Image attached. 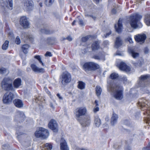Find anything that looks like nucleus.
I'll return each mask as SVG.
<instances>
[{
  "label": "nucleus",
  "mask_w": 150,
  "mask_h": 150,
  "mask_svg": "<svg viewBox=\"0 0 150 150\" xmlns=\"http://www.w3.org/2000/svg\"><path fill=\"white\" fill-rule=\"evenodd\" d=\"M108 91L112 93L113 97L116 99L121 100L123 98V88L119 84L112 85L108 88Z\"/></svg>",
  "instance_id": "1"
},
{
  "label": "nucleus",
  "mask_w": 150,
  "mask_h": 150,
  "mask_svg": "<svg viewBox=\"0 0 150 150\" xmlns=\"http://www.w3.org/2000/svg\"><path fill=\"white\" fill-rule=\"evenodd\" d=\"M142 17L137 13L132 15L129 17V23L132 27L134 28H138L139 25L141 26L140 20Z\"/></svg>",
  "instance_id": "2"
},
{
  "label": "nucleus",
  "mask_w": 150,
  "mask_h": 150,
  "mask_svg": "<svg viewBox=\"0 0 150 150\" xmlns=\"http://www.w3.org/2000/svg\"><path fill=\"white\" fill-rule=\"evenodd\" d=\"M12 79L9 77H5L3 79L1 83V86L5 91H9L13 89L12 84Z\"/></svg>",
  "instance_id": "3"
},
{
  "label": "nucleus",
  "mask_w": 150,
  "mask_h": 150,
  "mask_svg": "<svg viewBox=\"0 0 150 150\" xmlns=\"http://www.w3.org/2000/svg\"><path fill=\"white\" fill-rule=\"evenodd\" d=\"M87 112V110L85 107H79L75 110L74 114L76 117L78 119L81 116L85 115Z\"/></svg>",
  "instance_id": "4"
},
{
  "label": "nucleus",
  "mask_w": 150,
  "mask_h": 150,
  "mask_svg": "<svg viewBox=\"0 0 150 150\" xmlns=\"http://www.w3.org/2000/svg\"><path fill=\"white\" fill-rule=\"evenodd\" d=\"M99 68V66L98 64L93 62L86 63L83 66V68L85 71L93 70Z\"/></svg>",
  "instance_id": "5"
},
{
  "label": "nucleus",
  "mask_w": 150,
  "mask_h": 150,
  "mask_svg": "<svg viewBox=\"0 0 150 150\" xmlns=\"http://www.w3.org/2000/svg\"><path fill=\"white\" fill-rule=\"evenodd\" d=\"M14 98L13 94L11 92H7L5 93L3 97V102L6 104L11 103Z\"/></svg>",
  "instance_id": "6"
},
{
  "label": "nucleus",
  "mask_w": 150,
  "mask_h": 150,
  "mask_svg": "<svg viewBox=\"0 0 150 150\" xmlns=\"http://www.w3.org/2000/svg\"><path fill=\"white\" fill-rule=\"evenodd\" d=\"M61 79L62 83L63 85H65L71 81V75L67 72H65L62 74Z\"/></svg>",
  "instance_id": "7"
},
{
  "label": "nucleus",
  "mask_w": 150,
  "mask_h": 150,
  "mask_svg": "<svg viewBox=\"0 0 150 150\" xmlns=\"http://www.w3.org/2000/svg\"><path fill=\"white\" fill-rule=\"evenodd\" d=\"M146 38V35L144 34H138L134 36V38L136 41L140 44L144 43Z\"/></svg>",
  "instance_id": "8"
},
{
  "label": "nucleus",
  "mask_w": 150,
  "mask_h": 150,
  "mask_svg": "<svg viewBox=\"0 0 150 150\" xmlns=\"http://www.w3.org/2000/svg\"><path fill=\"white\" fill-rule=\"evenodd\" d=\"M117 66L120 70L124 71L126 72H129L131 70L130 67L127 66L125 63L123 62L117 63Z\"/></svg>",
  "instance_id": "9"
},
{
  "label": "nucleus",
  "mask_w": 150,
  "mask_h": 150,
  "mask_svg": "<svg viewBox=\"0 0 150 150\" xmlns=\"http://www.w3.org/2000/svg\"><path fill=\"white\" fill-rule=\"evenodd\" d=\"M48 126L54 132H57L58 130V126L56 121L54 120H52L49 122Z\"/></svg>",
  "instance_id": "10"
},
{
  "label": "nucleus",
  "mask_w": 150,
  "mask_h": 150,
  "mask_svg": "<svg viewBox=\"0 0 150 150\" xmlns=\"http://www.w3.org/2000/svg\"><path fill=\"white\" fill-rule=\"evenodd\" d=\"M25 117V116L23 112L18 111L16 112L14 120L19 121V122L23 121Z\"/></svg>",
  "instance_id": "11"
},
{
  "label": "nucleus",
  "mask_w": 150,
  "mask_h": 150,
  "mask_svg": "<svg viewBox=\"0 0 150 150\" xmlns=\"http://www.w3.org/2000/svg\"><path fill=\"white\" fill-rule=\"evenodd\" d=\"M34 6L33 2L31 0H26L24 4V8L27 11L32 10Z\"/></svg>",
  "instance_id": "12"
},
{
  "label": "nucleus",
  "mask_w": 150,
  "mask_h": 150,
  "mask_svg": "<svg viewBox=\"0 0 150 150\" xmlns=\"http://www.w3.org/2000/svg\"><path fill=\"white\" fill-rule=\"evenodd\" d=\"M20 22L21 25L24 28H26L29 27V23L27 20L26 17L25 16L21 17Z\"/></svg>",
  "instance_id": "13"
},
{
  "label": "nucleus",
  "mask_w": 150,
  "mask_h": 150,
  "mask_svg": "<svg viewBox=\"0 0 150 150\" xmlns=\"http://www.w3.org/2000/svg\"><path fill=\"white\" fill-rule=\"evenodd\" d=\"M91 122L90 117L88 116L84 118V119L81 122V125L83 126H88Z\"/></svg>",
  "instance_id": "14"
},
{
  "label": "nucleus",
  "mask_w": 150,
  "mask_h": 150,
  "mask_svg": "<svg viewBox=\"0 0 150 150\" xmlns=\"http://www.w3.org/2000/svg\"><path fill=\"white\" fill-rule=\"evenodd\" d=\"M60 145L61 150H69L66 142L64 139L61 140Z\"/></svg>",
  "instance_id": "15"
},
{
  "label": "nucleus",
  "mask_w": 150,
  "mask_h": 150,
  "mask_svg": "<svg viewBox=\"0 0 150 150\" xmlns=\"http://www.w3.org/2000/svg\"><path fill=\"white\" fill-rule=\"evenodd\" d=\"M139 83L141 85V84L142 82L146 81H148L150 80V75H142L139 78Z\"/></svg>",
  "instance_id": "16"
},
{
  "label": "nucleus",
  "mask_w": 150,
  "mask_h": 150,
  "mask_svg": "<svg viewBox=\"0 0 150 150\" xmlns=\"http://www.w3.org/2000/svg\"><path fill=\"white\" fill-rule=\"evenodd\" d=\"M40 129L41 130L42 138L45 139L49 135V132L48 130L42 127H40Z\"/></svg>",
  "instance_id": "17"
},
{
  "label": "nucleus",
  "mask_w": 150,
  "mask_h": 150,
  "mask_svg": "<svg viewBox=\"0 0 150 150\" xmlns=\"http://www.w3.org/2000/svg\"><path fill=\"white\" fill-rule=\"evenodd\" d=\"M33 70L35 72L37 73H43L44 72V70L43 68H39L35 65L32 64L31 66Z\"/></svg>",
  "instance_id": "18"
},
{
  "label": "nucleus",
  "mask_w": 150,
  "mask_h": 150,
  "mask_svg": "<svg viewBox=\"0 0 150 150\" xmlns=\"http://www.w3.org/2000/svg\"><path fill=\"white\" fill-rule=\"evenodd\" d=\"M5 6L10 10H12L13 8V4L12 0H6L4 2Z\"/></svg>",
  "instance_id": "19"
},
{
  "label": "nucleus",
  "mask_w": 150,
  "mask_h": 150,
  "mask_svg": "<svg viewBox=\"0 0 150 150\" xmlns=\"http://www.w3.org/2000/svg\"><path fill=\"white\" fill-rule=\"evenodd\" d=\"M118 118V115L115 113L112 114V117L111 118V124L112 125H114L116 124L117 122Z\"/></svg>",
  "instance_id": "20"
},
{
  "label": "nucleus",
  "mask_w": 150,
  "mask_h": 150,
  "mask_svg": "<svg viewBox=\"0 0 150 150\" xmlns=\"http://www.w3.org/2000/svg\"><path fill=\"white\" fill-rule=\"evenodd\" d=\"M13 103L18 108H21L23 107V104L21 100L18 99L15 100Z\"/></svg>",
  "instance_id": "21"
},
{
  "label": "nucleus",
  "mask_w": 150,
  "mask_h": 150,
  "mask_svg": "<svg viewBox=\"0 0 150 150\" xmlns=\"http://www.w3.org/2000/svg\"><path fill=\"white\" fill-rule=\"evenodd\" d=\"M115 27L117 32L119 33L121 32L122 28V22L120 21V20H119L118 21L117 26L115 25Z\"/></svg>",
  "instance_id": "22"
},
{
  "label": "nucleus",
  "mask_w": 150,
  "mask_h": 150,
  "mask_svg": "<svg viewBox=\"0 0 150 150\" xmlns=\"http://www.w3.org/2000/svg\"><path fill=\"white\" fill-rule=\"evenodd\" d=\"M122 42L120 38L117 37L115 42V47L116 48H118V47L122 45Z\"/></svg>",
  "instance_id": "23"
},
{
  "label": "nucleus",
  "mask_w": 150,
  "mask_h": 150,
  "mask_svg": "<svg viewBox=\"0 0 150 150\" xmlns=\"http://www.w3.org/2000/svg\"><path fill=\"white\" fill-rule=\"evenodd\" d=\"M21 80L19 78L15 79L13 82V85L15 87L18 88L21 85Z\"/></svg>",
  "instance_id": "24"
},
{
  "label": "nucleus",
  "mask_w": 150,
  "mask_h": 150,
  "mask_svg": "<svg viewBox=\"0 0 150 150\" xmlns=\"http://www.w3.org/2000/svg\"><path fill=\"white\" fill-rule=\"evenodd\" d=\"M99 43L98 41L95 42L92 45L91 48L93 50H95L100 48Z\"/></svg>",
  "instance_id": "25"
},
{
  "label": "nucleus",
  "mask_w": 150,
  "mask_h": 150,
  "mask_svg": "<svg viewBox=\"0 0 150 150\" xmlns=\"http://www.w3.org/2000/svg\"><path fill=\"white\" fill-rule=\"evenodd\" d=\"M148 102L145 99H141L138 103L139 105L142 108L147 105Z\"/></svg>",
  "instance_id": "26"
},
{
  "label": "nucleus",
  "mask_w": 150,
  "mask_h": 150,
  "mask_svg": "<svg viewBox=\"0 0 150 150\" xmlns=\"http://www.w3.org/2000/svg\"><path fill=\"white\" fill-rule=\"evenodd\" d=\"M128 51L129 53H131L132 56L134 58H136L139 56V54L138 53L135 52L132 50L129 49Z\"/></svg>",
  "instance_id": "27"
},
{
  "label": "nucleus",
  "mask_w": 150,
  "mask_h": 150,
  "mask_svg": "<svg viewBox=\"0 0 150 150\" xmlns=\"http://www.w3.org/2000/svg\"><path fill=\"white\" fill-rule=\"evenodd\" d=\"M43 147L45 150H51L52 148V146L50 143H47L45 144Z\"/></svg>",
  "instance_id": "28"
},
{
  "label": "nucleus",
  "mask_w": 150,
  "mask_h": 150,
  "mask_svg": "<svg viewBox=\"0 0 150 150\" xmlns=\"http://www.w3.org/2000/svg\"><path fill=\"white\" fill-rule=\"evenodd\" d=\"M94 124L97 127H99L101 124V120L98 116L95 117Z\"/></svg>",
  "instance_id": "29"
},
{
  "label": "nucleus",
  "mask_w": 150,
  "mask_h": 150,
  "mask_svg": "<svg viewBox=\"0 0 150 150\" xmlns=\"http://www.w3.org/2000/svg\"><path fill=\"white\" fill-rule=\"evenodd\" d=\"M41 133V130L40 129V127L39 129L37 130L35 132V137L37 138H42V134Z\"/></svg>",
  "instance_id": "30"
},
{
  "label": "nucleus",
  "mask_w": 150,
  "mask_h": 150,
  "mask_svg": "<svg viewBox=\"0 0 150 150\" xmlns=\"http://www.w3.org/2000/svg\"><path fill=\"white\" fill-rule=\"evenodd\" d=\"M78 88L81 89H83L85 88V83L82 81L78 82Z\"/></svg>",
  "instance_id": "31"
},
{
  "label": "nucleus",
  "mask_w": 150,
  "mask_h": 150,
  "mask_svg": "<svg viewBox=\"0 0 150 150\" xmlns=\"http://www.w3.org/2000/svg\"><path fill=\"white\" fill-rule=\"evenodd\" d=\"M29 47V46L28 45H23L22 47V49L23 52L25 54H27L28 52V50Z\"/></svg>",
  "instance_id": "32"
},
{
  "label": "nucleus",
  "mask_w": 150,
  "mask_h": 150,
  "mask_svg": "<svg viewBox=\"0 0 150 150\" xmlns=\"http://www.w3.org/2000/svg\"><path fill=\"white\" fill-rule=\"evenodd\" d=\"M85 16L86 17L88 18H91L94 20L96 19V17L93 14H90L88 12H86L85 14Z\"/></svg>",
  "instance_id": "33"
},
{
  "label": "nucleus",
  "mask_w": 150,
  "mask_h": 150,
  "mask_svg": "<svg viewBox=\"0 0 150 150\" xmlns=\"http://www.w3.org/2000/svg\"><path fill=\"white\" fill-rule=\"evenodd\" d=\"M96 89V95L98 96H100L101 94L102 91V89L99 86H97Z\"/></svg>",
  "instance_id": "34"
},
{
  "label": "nucleus",
  "mask_w": 150,
  "mask_h": 150,
  "mask_svg": "<svg viewBox=\"0 0 150 150\" xmlns=\"http://www.w3.org/2000/svg\"><path fill=\"white\" fill-rule=\"evenodd\" d=\"M8 71L6 69L2 68L0 69V74H8L9 73Z\"/></svg>",
  "instance_id": "35"
},
{
  "label": "nucleus",
  "mask_w": 150,
  "mask_h": 150,
  "mask_svg": "<svg viewBox=\"0 0 150 150\" xmlns=\"http://www.w3.org/2000/svg\"><path fill=\"white\" fill-rule=\"evenodd\" d=\"M9 42L8 40H6L3 44L2 46V49L4 50H6L8 47Z\"/></svg>",
  "instance_id": "36"
},
{
  "label": "nucleus",
  "mask_w": 150,
  "mask_h": 150,
  "mask_svg": "<svg viewBox=\"0 0 150 150\" xmlns=\"http://www.w3.org/2000/svg\"><path fill=\"white\" fill-rule=\"evenodd\" d=\"M145 22L147 25H150V16L149 15L146 16Z\"/></svg>",
  "instance_id": "37"
},
{
  "label": "nucleus",
  "mask_w": 150,
  "mask_h": 150,
  "mask_svg": "<svg viewBox=\"0 0 150 150\" xmlns=\"http://www.w3.org/2000/svg\"><path fill=\"white\" fill-rule=\"evenodd\" d=\"M45 100L44 98L39 96L38 98H37L36 101V103H44Z\"/></svg>",
  "instance_id": "38"
},
{
  "label": "nucleus",
  "mask_w": 150,
  "mask_h": 150,
  "mask_svg": "<svg viewBox=\"0 0 150 150\" xmlns=\"http://www.w3.org/2000/svg\"><path fill=\"white\" fill-rule=\"evenodd\" d=\"M34 58L38 60L39 62L41 63L42 65L43 66H44L45 65L44 63L42 62V60L40 56V55H36L34 56Z\"/></svg>",
  "instance_id": "39"
},
{
  "label": "nucleus",
  "mask_w": 150,
  "mask_h": 150,
  "mask_svg": "<svg viewBox=\"0 0 150 150\" xmlns=\"http://www.w3.org/2000/svg\"><path fill=\"white\" fill-rule=\"evenodd\" d=\"M54 1V0H46L45 4L47 6H49L52 4Z\"/></svg>",
  "instance_id": "40"
},
{
  "label": "nucleus",
  "mask_w": 150,
  "mask_h": 150,
  "mask_svg": "<svg viewBox=\"0 0 150 150\" xmlns=\"http://www.w3.org/2000/svg\"><path fill=\"white\" fill-rule=\"evenodd\" d=\"M118 77V74L115 73L112 74L110 76V77L112 79H115L117 78Z\"/></svg>",
  "instance_id": "41"
},
{
  "label": "nucleus",
  "mask_w": 150,
  "mask_h": 150,
  "mask_svg": "<svg viewBox=\"0 0 150 150\" xmlns=\"http://www.w3.org/2000/svg\"><path fill=\"white\" fill-rule=\"evenodd\" d=\"M94 58L96 59L102 60H105V58L104 56H99L98 55H95L94 57Z\"/></svg>",
  "instance_id": "42"
},
{
  "label": "nucleus",
  "mask_w": 150,
  "mask_h": 150,
  "mask_svg": "<svg viewBox=\"0 0 150 150\" xmlns=\"http://www.w3.org/2000/svg\"><path fill=\"white\" fill-rule=\"evenodd\" d=\"M41 31L43 33H44L46 34H50L51 33V32L48 29H42Z\"/></svg>",
  "instance_id": "43"
},
{
  "label": "nucleus",
  "mask_w": 150,
  "mask_h": 150,
  "mask_svg": "<svg viewBox=\"0 0 150 150\" xmlns=\"http://www.w3.org/2000/svg\"><path fill=\"white\" fill-rule=\"evenodd\" d=\"M90 36H87L85 37H83L81 39L82 41L83 42H86L89 39Z\"/></svg>",
  "instance_id": "44"
},
{
  "label": "nucleus",
  "mask_w": 150,
  "mask_h": 150,
  "mask_svg": "<svg viewBox=\"0 0 150 150\" xmlns=\"http://www.w3.org/2000/svg\"><path fill=\"white\" fill-rule=\"evenodd\" d=\"M16 43L17 44H19L21 43V40L19 36H18L17 37L16 40Z\"/></svg>",
  "instance_id": "45"
},
{
  "label": "nucleus",
  "mask_w": 150,
  "mask_h": 150,
  "mask_svg": "<svg viewBox=\"0 0 150 150\" xmlns=\"http://www.w3.org/2000/svg\"><path fill=\"white\" fill-rule=\"evenodd\" d=\"M79 25L82 26L84 25L83 21L81 19H80L79 21Z\"/></svg>",
  "instance_id": "46"
},
{
  "label": "nucleus",
  "mask_w": 150,
  "mask_h": 150,
  "mask_svg": "<svg viewBox=\"0 0 150 150\" xmlns=\"http://www.w3.org/2000/svg\"><path fill=\"white\" fill-rule=\"evenodd\" d=\"M54 101H50V106L52 109H54Z\"/></svg>",
  "instance_id": "47"
},
{
  "label": "nucleus",
  "mask_w": 150,
  "mask_h": 150,
  "mask_svg": "<svg viewBox=\"0 0 150 150\" xmlns=\"http://www.w3.org/2000/svg\"><path fill=\"white\" fill-rule=\"evenodd\" d=\"M62 40L67 39L69 41H71L73 40V38L70 36L67 37V38H62Z\"/></svg>",
  "instance_id": "48"
},
{
  "label": "nucleus",
  "mask_w": 150,
  "mask_h": 150,
  "mask_svg": "<svg viewBox=\"0 0 150 150\" xmlns=\"http://www.w3.org/2000/svg\"><path fill=\"white\" fill-rule=\"evenodd\" d=\"M34 38V37L32 35H29L28 36V38L31 41L33 40Z\"/></svg>",
  "instance_id": "49"
},
{
  "label": "nucleus",
  "mask_w": 150,
  "mask_h": 150,
  "mask_svg": "<svg viewBox=\"0 0 150 150\" xmlns=\"http://www.w3.org/2000/svg\"><path fill=\"white\" fill-rule=\"evenodd\" d=\"M45 55L46 57H51L52 56V54L50 52H47L45 54Z\"/></svg>",
  "instance_id": "50"
},
{
  "label": "nucleus",
  "mask_w": 150,
  "mask_h": 150,
  "mask_svg": "<svg viewBox=\"0 0 150 150\" xmlns=\"http://www.w3.org/2000/svg\"><path fill=\"white\" fill-rule=\"evenodd\" d=\"M99 108L98 106H96L93 109V111L96 113L99 110Z\"/></svg>",
  "instance_id": "51"
},
{
  "label": "nucleus",
  "mask_w": 150,
  "mask_h": 150,
  "mask_svg": "<svg viewBox=\"0 0 150 150\" xmlns=\"http://www.w3.org/2000/svg\"><path fill=\"white\" fill-rule=\"evenodd\" d=\"M122 79L124 81V83H127V79L126 77L123 76L122 78Z\"/></svg>",
  "instance_id": "52"
},
{
  "label": "nucleus",
  "mask_w": 150,
  "mask_h": 150,
  "mask_svg": "<svg viewBox=\"0 0 150 150\" xmlns=\"http://www.w3.org/2000/svg\"><path fill=\"white\" fill-rule=\"evenodd\" d=\"M127 41H129L130 43H132L133 42L132 40L130 37H129L127 38Z\"/></svg>",
  "instance_id": "53"
},
{
  "label": "nucleus",
  "mask_w": 150,
  "mask_h": 150,
  "mask_svg": "<svg viewBox=\"0 0 150 150\" xmlns=\"http://www.w3.org/2000/svg\"><path fill=\"white\" fill-rule=\"evenodd\" d=\"M52 40L51 38H48L47 39V42L49 44H52L51 42Z\"/></svg>",
  "instance_id": "54"
},
{
  "label": "nucleus",
  "mask_w": 150,
  "mask_h": 150,
  "mask_svg": "<svg viewBox=\"0 0 150 150\" xmlns=\"http://www.w3.org/2000/svg\"><path fill=\"white\" fill-rule=\"evenodd\" d=\"M143 150H150V147L148 145L147 146L144 147L143 149Z\"/></svg>",
  "instance_id": "55"
},
{
  "label": "nucleus",
  "mask_w": 150,
  "mask_h": 150,
  "mask_svg": "<svg viewBox=\"0 0 150 150\" xmlns=\"http://www.w3.org/2000/svg\"><path fill=\"white\" fill-rule=\"evenodd\" d=\"M144 53L145 54H147L149 52V50L147 48H145L144 50Z\"/></svg>",
  "instance_id": "56"
},
{
  "label": "nucleus",
  "mask_w": 150,
  "mask_h": 150,
  "mask_svg": "<svg viewBox=\"0 0 150 150\" xmlns=\"http://www.w3.org/2000/svg\"><path fill=\"white\" fill-rule=\"evenodd\" d=\"M112 13L113 14H115L116 13V9L115 8H113L112 11Z\"/></svg>",
  "instance_id": "57"
},
{
  "label": "nucleus",
  "mask_w": 150,
  "mask_h": 150,
  "mask_svg": "<svg viewBox=\"0 0 150 150\" xmlns=\"http://www.w3.org/2000/svg\"><path fill=\"white\" fill-rule=\"evenodd\" d=\"M57 96L59 98V99L60 100L62 99V98L60 96L59 94H57Z\"/></svg>",
  "instance_id": "58"
},
{
  "label": "nucleus",
  "mask_w": 150,
  "mask_h": 150,
  "mask_svg": "<svg viewBox=\"0 0 150 150\" xmlns=\"http://www.w3.org/2000/svg\"><path fill=\"white\" fill-rule=\"evenodd\" d=\"M16 133L17 134V137H19V136L21 134H23V133H19V132H18V131H17L16 132Z\"/></svg>",
  "instance_id": "59"
},
{
  "label": "nucleus",
  "mask_w": 150,
  "mask_h": 150,
  "mask_svg": "<svg viewBox=\"0 0 150 150\" xmlns=\"http://www.w3.org/2000/svg\"><path fill=\"white\" fill-rule=\"evenodd\" d=\"M95 103L96 104V106H98V101L97 100H96L95 101Z\"/></svg>",
  "instance_id": "60"
},
{
  "label": "nucleus",
  "mask_w": 150,
  "mask_h": 150,
  "mask_svg": "<svg viewBox=\"0 0 150 150\" xmlns=\"http://www.w3.org/2000/svg\"><path fill=\"white\" fill-rule=\"evenodd\" d=\"M103 43L105 45H107L108 44V42L107 41H104Z\"/></svg>",
  "instance_id": "61"
},
{
  "label": "nucleus",
  "mask_w": 150,
  "mask_h": 150,
  "mask_svg": "<svg viewBox=\"0 0 150 150\" xmlns=\"http://www.w3.org/2000/svg\"><path fill=\"white\" fill-rule=\"evenodd\" d=\"M125 150H131V148L130 147L128 146L126 148Z\"/></svg>",
  "instance_id": "62"
},
{
  "label": "nucleus",
  "mask_w": 150,
  "mask_h": 150,
  "mask_svg": "<svg viewBox=\"0 0 150 150\" xmlns=\"http://www.w3.org/2000/svg\"><path fill=\"white\" fill-rule=\"evenodd\" d=\"M111 34V32L110 31L109 33H108L106 34V35L105 36V37H107L109 35H110Z\"/></svg>",
  "instance_id": "63"
},
{
  "label": "nucleus",
  "mask_w": 150,
  "mask_h": 150,
  "mask_svg": "<svg viewBox=\"0 0 150 150\" xmlns=\"http://www.w3.org/2000/svg\"><path fill=\"white\" fill-rule=\"evenodd\" d=\"M134 65L136 67H137L138 65V63H134Z\"/></svg>",
  "instance_id": "64"
}]
</instances>
